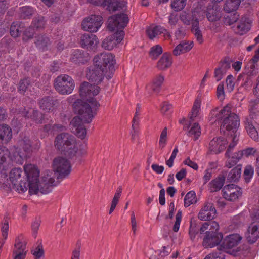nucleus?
Returning <instances> with one entry per match:
<instances>
[{
	"label": "nucleus",
	"mask_w": 259,
	"mask_h": 259,
	"mask_svg": "<svg viewBox=\"0 0 259 259\" xmlns=\"http://www.w3.org/2000/svg\"><path fill=\"white\" fill-rule=\"evenodd\" d=\"M259 60V55L255 54V55L249 60L246 66V69L247 74L249 75L256 74L257 70L258 68L257 62Z\"/></svg>",
	"instance_id": "31"
},
{
	"label": "nucleus",
	"mask_w": 259,
	"mask_h": 259,
	"mask_svg": "<svg viewBox=\"0 0 259 259\" xmlns=\"http://www.w3.org/2000/svg\"><path fill=\"white\" fill-rule=\"evenodd\" d=\"M24 171L28 182L27 185L30 194H37L38 189H36V186L39 181V170L36 166L29 164L24 166Z\"/></svg>",
	"instance_id": "14"
},
{
	"label": "nucleus",
	"mask_w": 259,
	"mask_h": 259,
	"mask_svg": "<svg viewBox=\"0 0 259 259\" xmlns=\"http://www.w3.org/2000/svg\"><path fill=\"white\" fill-rule=\"evenodd\" d=\"M201 128L200 126L198 123H195L191 127L189 131V135L190 136H194L195 139H197L201 135Z\"/></svg>",
	"instance_id": "52"
},
{
	"label": "nucleus",
	"mask_w": 259,
	"mask_h": 259,
	"mask_svg": "<svg viewBox=\"0 0 259 259\" xmlns=\"http://www.w3.org/2000/svg\"><path fill=\"white\" fill-rule=\"evenodd\" d=\"M196 202L197 198L194 191H191L187 193L184 198V205L185 207H188Z\"/></svg>",
	"instance_id": "45"
},
{
	"label": "nucleus",
	"mask_w": 259,
	"mask_h": 259,
	"mask_svg": "<svg viewBox=\"0 0 259 259\" xmlns=\"http://www.w3.org/2000/svg\"><path fill=\"white\" fill-rule=\"evenodd\" d=\"M96 5H102L109 11L123 10L126 8L127 1L125 0H104L102 3L93 2Z\"/></svg>",
	"instance_id": "21"
},
{
	"label": "nucleus",
	"mask_w": 259,
	"mask_h": 259,
	"mask_svg": "<svg viewBox=\"0 0 259 259\" xmlns=\"http://www.w3.org/2000/svg\"><path fill=\"white\" fill-rule=\"evenodd\" d=\"M224 181L225 178L223 176L216 178L209 183V189L211 192H216L220 190L223 187Z\"/></svg>",
	"instance_id": "37"
},
{
	"label": "nucleus",
	"mask_w": 259,
	"mask_h": 259,
	"mask_svg": "<svg viewBox=\"0 0 259 259\" xmlns=\"http://www.w3.org/2000/svg\"><path fill=\"white\" fill-rule=\"evenodd\" d=\"M230 68V65L227 62H223L220 67L215 70L214 76L217 81L220 80L223 76L226 73L227 69Z\"/></svg>",
	"instance_id": "42"
},
{
	"label": "nucleus",
	"mask_w": 259,
	"mask_h": 259,
	"mask_svg": "<svg viewBox=\"0 0 259 259\" xmlns=\"http://www.w3.org/2000/svg\"><path fill=\"white\" fill-rule=\"evenodd\" d=\"M239 15L237 13H234L230 17L227 16L224 18V23L226 24L230 25L238 19Z\"/></svg>",
	"instance_id": "61"
},
{
	"label": "nucleus",
	"mask_w": 259,
	"mask_h": 259,
	"mask_svg": "<svg viewBox=\"0 0 259 259\" xmlns=\"http://www.w3.org/2000/svg\"><path fill=\"white\" fill-rule=\"evenodd\" d=\"M219 225L215 221L203 224L200 228V232L201 233L205 232L203 241V245L205 247H213L222 241L223 234L219 232Z\"/></svg>",
	"instance_id": "5"
},
{
	"label": "nucleus",
	"mask_w": 259,
	"mask_h": 259,
	"mask_svg": "<svg viewBox=\"0 0 259 259\" xmlns=\"http://www.w3.org/2000/svg\"><path fill=\"white\" fill-rule=\"evenodd\" d=\"M128 21L127 16L124 14L113 15L109 18L107 27L114 33L106 38L102 42V46L104 49L111 50L121 42L124 37L123 29Z\"/></svg>",
	"instance_id": "2"
},
{
	"label": "nucleus",
	"mask_w": 259,
	"mask_h": 259,
	"mask_svg": "<svg viewBox=\"0 0 259 259\" xmlns=\"http://www.w3.org/2000/svg\"><path fill=\"white\" fill-rule=\"evenodd\" d=\"M21 168H15L10 171L8 184L11 189H13L19 193H23L27 190L28 185L26 182H23Z\"/></svg>",
	"instance_id": "10"
},
{
	"label": "nucleus",
	"mask_w": 259,
	"mask_h": 259,
	"mask_svg": "<svg viewBox=\"0 0 259 259\" xmlns=\"http://www.w3.org/2000/svg\"><path fill=\"white\" fill-rule=\"evenodd\" d=\"M241 165H237L228 174L227 180L229 182H236L239 180L241 177Z\"/></svg>",
	"instance_id": "39"
},
{
	"label": "nucleus",
	"mask_w": 259,
	"mask_h": 259,
	"mask_svg": "<svg viewBox=\"0 0 259 259\" xmlns=\"http://www.w3.org/2000/svg\"><path fill=\"white\" fill-rule=\"evenodd\" d=\"M21 114L23 116L28 117H29L30 115V117L34 120L36 123H42L44 122L43 115L39 113L37 111H35L33 109H30L27 111H22Z\"/></svg>",
	"instance_id": "34"
},
{
	"label": "nucleus",
	"mask_w": 259,
	"mask_h": 259,
	"mask_svg": "<svg viewBox=\"0 0 259 259\" xmlns=\"http://www.w3.org/2000/svg\"><path fill=\"white\" fill-rule=\"evenodd\" d=\"M21 31V30L18 22L13 23L11 26L10 33L12 36L14 37L19 36L20 35Z\"/></svg>",
	"instance_id": "56"
},
{
	"label": "nucleus",
	"mask_w": 259,
	"mask_h": 259,
	"mask_svg": "<svg viewBox=\"0 0 259 259\" xmlns=\"http://www.w3.org/2000/svg\"><path fill=\"white\" fill-rule=\"evenodd\" d=\"M256 104L255 102H251L250 103L249 116L245 121V127L246 131L250 138L254 141L258 138V134L257 130L258 124L256 121L257 115L256 114V109L254 107V105Z\"/></svg>",
	"instance_id": "7"
},
{
	"label": "nucleus",
	"mask_w": 259,
	"mask_h": 259,
	"mask_svg": "<svg viewBox=\"0 0 259 259\" xmlns=\"http://www.w3.org/2000/svg\"><path fill=\"white\" fill-rule=\"evenodd\" d=\"M167 129L166 127H165L161 132L159 142H158V146L159 148L160 149H163L167 143Z\"/></svg>",
	"instance_id": "47"
},
{
	"label": "nucleus",
	"mask_w": 259,
	"mask_h": 259,
	"mask_svg": "<svg viewBox=\"0 0 259 259\" xmlns=\"http://www.w3.org/2000/svg\"><path fill=\"white\" fill-rule=\"evenodd\" d=\"M55 147L64 155L71 158L77 152L75 138L67 133H62L57 136L55 139Z\"/></svg>",
	"instance_id": "6"
},
{
	"label": "nucleus",
	"mask_w": 259,
	"mask_h": 259,
	"mask_svg": "<svg viewBox=\"0 0 259 259\" xmlns=\"http://www.w3.org/2000/svg\"><path fill=\"white\" fill-rule=\"evenodd\" d=\"M54 86L56 90L61 94H70L73 91L75 83L71 77L62 74L58 76L54 80Z\"/></svg>",
	"instance_id": "12"
},
{
	"label": "nucleus",
	"mask_w": 259,
	"mask_h": 259,
	"mask_svg": "<svg viewBox=\"0 0 259 259\" xmlns=\"http://www.w3.org/2000/svg\"><path fill=\"white\" fill-rule=\"evenodd\" d=\"M162 53V48L157 45L151 48L149 51V56L152 59H156Z\"/></svg>",
	"instance_id": "49"
},
{
	"label": "nucleus",
	"mask_w": 259,
	"mask_h": 259,
	"mask_svg": "<svg viewBox=\"0 0 259 259\" xmlns=\"http://www.w3.org/2000/svg\"><path fill=\"white\" fill-rule=\"evenodd\" d=\"M182 218V212L179 210L176 217V221L173 227V231L177 232L179 231Z\"/></svg>",
	"instance_id": "59"
},
{
	"label": "nucleus",
	"mask_w": 259,
	"mask_h": 259,
	"mask_svg": "<svg viewBox=\"0 0 259 259\" xmlns=\"http://www.w3.org/2000/svg\"><path fill=\"white\" fill-rule=\"evenodd\" d=\"M203 14L196 10L193 11L191 14H188L186 12H183L180 16L181 20L186 25H192L193 21H194L196 18H197V21H199V20L203 18Z\"/></svg>",
	"instance_id": "27"
},
{
	"label": "nucleus",
	"mask_w": 259,
	"mask_h": 259,
	"mask_svg": "<svg viewBox=\"0 0 259 259\" xmlns=\"http://www.w3.org/2000/svg\"><path fill=\"white\" fill-rule=\"evenodd\" d=\"M45 24L44 18L43 17H38L37 19L33 21L31 27L25 31L23 39H26V38H31L35 31H39L44 28Z\"/></svg>",
	"instance_id": "24"
},
{
	"label": "nucleus",
	"mask_w": 259,
	"mask_h": 259,
	"mask_svg": "<svg viewBox=\"0 0 259 259\" xmlns=\"http://www.w3.org/2000/svg\"><path fill=\"white\" fill-rule=\"evenodd\" d=\"M207 18L209 21L215 22L220 20L222 16L221 8L218 3H211L207 7Z\"/></svg>",
	"instance_id": "22"
},
{
	"label": "nucleus",
	"mask_w": 259,
	"mask_h": 259,
	"mask_svg": "<svg viewBox=\"0 0 259 259\" xmlns=\"http://www.w3.org/2000/svg\"><path fill=\"white\" fill-rule=\"evenodd\" d=\"M222 192L223 197L230 201L236 200L242 194L241 189L234 184L225 186L222 190Z\"/></svg>",
	"instance_id": "20"
},
{
	"label": "nucleus",
	"mask_w": 259,
	"mask_h": 259,
	"mask_svg": "<svg viewBox=\"0 0 259 259\" xmlns=\"http://www.w3.org/2000/svg\"><path fill=\"white\" fill-rule=\"evenodd\" d=\"M241 0H226L224 5V10L226 13L236 11L239 8Z\"/></svg>",
	"instance_id": "38"
},
{
	"label": "nucleus",
	"mask_w": 259,
	"mask_h": 259,
	"mask_svg": "<svg viewBox=\"0 0 259 259\" xmlns=\"http://www.w3.org/2000/svg\"><path fill=\"white\" fill-rule=\"evenodd\" d=\"M164 80V77L161 75H156L152 80V82L147 84L146 87V91L151 93L152 92L158 93L160 89Z\"/></svg>",
	"instance_id": "28"
},
{
	"label": "nucleus",
	"mask_w": 259,
	"mask_h": 259,
	"mask_svg": "<svg viewBox=\"0 0 259 259\" xmlns=\"http://www.w3.org/2000/svg\"><path fill=\"white\" fill-rule=\"evenodd\" d=\"M40 224L41 220L40 219H35L32 223L31 228L32 231V235L34 238L37 237Z\"/></svg>",
	"instance_id": "57"
},
{
	"label": "nucleus",
	"mask_w": 259,
	"mask_h": 259,
	"mask_svg": "<svg viewBox=\"0 0 259 259\" xmlns=\"http://www.w3.org/2000/svg\"><path fill=\"white\" fill-rule=\"evenodd\" d=\"M242 239L238 234H232L227 235L222 239L221 248L226 253L236 256L240 251L237 247Z\"/></svg>",
	"instance_id": "9"
},
{
	"label": "nucleus",
	"mask_w": 259,
	"mask_h": 259,
	"mask_svg": "<svg viewBox=\"0 0 259 259\" xmlns=\"http://www.w3.org/2000/svg\"><path fill=\"white\" fill-rule=\"evenodd\" d=\"M251 223L248 226L245 237L248 242L253 243L259 238V208L251 213Z\"/></svg>",
	"instance_id": "11"
},
{
	"label": "nucleus",
	"mask_w": 259,
	"mask_h": 259,
	"mask_svg": "<svg viewBox=\"0 0 259 259\" xmlns=\"http://www.w3.org/2000/svg\"><path fill=\"white\" fill-rule=\"evenodd\" d=\"M122 187H119L117 188V189L116 191V193L114 196V197L113 198V200L112 201V203H111V206H114L115 207H116V205L119 201V199H120V196H121V195L122 193Z\"/></svg>",
	"instance_id": "58"
},
{
	"label": "nucleus",
	"mask_w": 259,
	"mask_h": 259,
	"mask_svg": "<svg viewBox=\"0 0 259 259\" xmlns=\"http://www.w3.org/2000/svg\"><path fill=\"white\" fill-rule=\"evenodd\" d=\"M92 87L87 83H83L80 88V97L82 99H77V96L73 95L68 97L67 101L73 103L74 112L78 116L74 117L70 124L73 132L81 139L85 138L87 131L82 122L90 123L97 114V111L100 106V103L93 98L99 92V89L95 88L93 93L90 92Z\"/></svg>",
	"instance_id": "1"
},
{
	"label": "nucleus",
	"mask_w": 259,
	"mask_h": 259,
	"mask_svg": "<svg viewBox=\"0 0 259 259\" xmlns=\"http://www.w3.org/2000/svg\"><path fill=\"white\" fill-rule=\"evenodd\" d=\"M103 57V53L96 55L93 59V63L95 68L99 69L104 73L106 74V68L104 65V61L101 59Z\"/></svg>",
	"instance_id": "40"
},
{
	"label": "nucleus",
	"mask_w": 259,
	"mask_h": 259,
	"mask_svg": "<svg viewBox=\"0 0 259 259\" xmlns=\"http://www.w3.org/2000/svg\"><path fill=\"white\" fill-rule=\"evenodd\" d=\"M251 24V21L246 16L242 17L237 26V32L240 35L247 33L250 29Z\"/></svg>",
	"instance_id": "30"
},
{
	"label": "nucleus",
	"mask_w": 259,
	"mask_h": 259,
	"mask_svg": "<svg viewBox=\"0 0 259 259\" xmlns=\"http://www.w3.org/2000/svg\"><path fill=\"white\" fill-rule=\"evenodd\" d=\"M209 120L211 123L222 120L221 130L223 131L226 130L231 136L233 135V137L236 134L237 139H238L237 131L240 125V121L238 116L231 112L230 105H227L221 109L216 108L212 110Z\"/></svg>",
	"instance_id": "3"
},
{
	"label": "nucleus",
	"mask_w": 259,
	"mask_h": 259,
	"mask_svg": "<svg viewBox=\"0 0 259 259\" xmlns=\"http://www.w3.org/2000/svg\"><path fill=\"white\" fill-rule=\"evenodd\" d=\"M35 12V10L30 6H24L20 8L21 17L24 18H29Z\"/></svg>",
	"instance_id": "48"
},
{
	"label": "nucleus",
	"mask_w": 259,
	"mask_h": 259,
	"mask_svg": "<svg viewBox=\"0 0 259 259\" xmlns=\"http://www.w3.org/2000/svg\"><path fill=\"white\" fill-rule=\"evenodd\" d=\"M26 253L25 242L17 240L13 252V259H25Z\"/></svg>",
	"instance_id": "26"
},
{
	"label": "nucleus",
	"mask_w": 259,
	"mask_h": 259,
	"mask_svg": "<svg viewBox=\"0 0 259 259\" xmlns=\"http://www.w3.org/2000/svg\"><path fill=\"white\" fill-rule=\"evenodd\" d=\"M171 251V249L169 248L168 246L165 247L164 246L162 248V250H159L156 251V253H157L159 257L158 259H163V258L167 255H168Z\"/></svg>",
	"instance_id": "60"
},
{
	"label": "nucleus",
	"mask_w": 259,
	"mask_h": 259,
	"mask_svg": "<svg viewBox=\"0 0 259 259\" xmlns=\"http://www.w3.org/2000/svg\"><path fill=\"white\" fill-rule=\"evenodd\" d=\"M64 128V126L61 125L55 124L53 126H51L50 124H46L44 126L43 128V132L45 134L44 135H41V136L45 137L49 132L62 131L63 130Z\"/></svg>",
	"instance_id": "46"
},
{
	"label": "nucleus",
	"mask_w": 259,
	"mask_h": 259,
	"mask_svg": "<svg viewBox=\"0 0 259 259\" xmlns=\"http://www.w3.org/2000/svg\"><path fill=\"white\" fill-rule=\"evenodd\" d=\"M227 90L229 92H231L233 90L234 88V78L232 75H229L226 80Z\"/></svg>",
	"instance_id": "62"
},
{
	"label": "nucleus",
	"mask_w": 259,
	"mask_h": 259,
	"mask_svg": "<svg viewBox=\"0 0 259 259\" xmlns=\"http://www.w3.org/2000/svg\"><path fill=\"white\" fill-rule=\"evenodd\" d=\"M40 108L45 111H52L53 110L54 101L49 97L42 99L39 102Z\"/></svg>",
	"instance_id": "41"
},
{
	"label": "nucleus",
	"mask_w": 259,
	"mask_h": 259,
	"mask_svg": "<svg viewBox=\"0 0 259 259\" xmlns=\"http://www.w3.org/2000/svg\"><path fill=\"white\" fill-rule=\"evenodd\" d=\"M232 142L230 143L227 151L225 153V156L227 158L226 165L228 168H231L243 157L242 152L241 150L231 154L233 148L236 145L238 139H237V135L236 134L232 138Z\"/></svg>",
	"instance_id": "17"
},
{
	"label": "nucleus",
	"mask_w": 259,
	"mask_h": 259,
	"mask_svg": "<svg viewBox=\"0 0 259 259\" xmlns=\"http://www.w3.org/2000/svg\"><path fill=\"white\" fill-rule=\"evenodd\" d=\"M193 47V42H183L177 45L173 50V54L175 56H179L189 52Z\"/></svg>",
	"instance_id": "33"
},
{
	"label": "nucleus",
	"mask_w": 259,
	"mask_h": 259,
	"mask_svg": "<svg viewBox=\"0 0 259 259\" xmlns=\"http://www.w3.org/2000/svg\"><path fill=\"white\" fill-rule=\"evenodd\" d=\"M53 170L58 174V179L66 177L71 172V165L66 158L58 156L55 158L53 162Z\"/></svg>",
	"instance_id": "16"
},
{
	"label": "nucleus",
	"mask_w": 259,
	"mask_h": 259,
	"mask_svg": "<svg viewBox=\"0 0 259 259\" xmlns=\"http://www.w3.org/2000/svg\"><path fill=\"white\" fill-rule=\"evenodd\" d=\"M217 211L213 203L206 202L200 209L198 218L201 221H209L216 217Z\"/></svg>",
	"instance_id": "19"
},
{
	"label": "nucleus",
	"mask_w": 259,
	"mask_h": 259,
	"mask_svg": "<svg viewBox=\"0 0 259 259\" xmlns=\"http://www.w3.org/2000/svg\"><path fill=\"white\" fill-rule=\"evenodd\" d=\"M55 172L54 170H46L42 174L36 186L38 189L36 194H46L52 191V187L55 185Z\"/></svg>",
	"instance_id": "8"
},
{
	"label": "nucleus",
	"mask_w": 259,
	"mask_h": 259,
	"mask_svg": "<svg viewBox=\"0 0 259 259\" xmlns=\"http://www.w3.org/2000/svg\"><path fill=\"white\" fill-rule=\"evenodd\" d=\"M12 137V132L11 127L5 124L0 125V140L7 143Z\"/></svg>",
	"instance_id": "35"
},
{
	"label": "nucleus",
	"mask_w": 259,
	"mask_h": 259,
	"mask_svg": "<svg viewBox=\"0 0 259 259\" xmlns=\"http://www.w3.org/2000/svg\"><path fill=\"white\" fill-rule=\"evenodd\" d=\"M146 34L151 40L157 38L160 34H162L165 39H169L171 36L169 32L163 27L153 24L147 27Z\"/></svg>",
	"instance_id": "18"
},
{
	"label": "nucleus",
	"mask_w": 259,
	"mask_h": 259,
	"mask_svg": "<svg viewBox=\"0 0 259 259\" xmlns=\"http://www.w3.org/2000/svg\"><path fill=\"white\" fill-rule=\"evenodd\" d=\"M99 42L98 38L94 34H84L80 36V46L81 47L88 50L95 49L97 47Z\"/></svg>",
	"instance_id": "23"
},
{
	"label": "nucleus",
	"mask_w": 259,
	"mask_h": 259,
	"mask_svg": "<svg viewBox=\"0 0 259 259\" xmlns=\"http://www.w3.org/2000/svg\"><path fill=\"white\" fill-rule=\"evenodd\" d=\"M199 21H197V18L192 22V31L194 34L197 41L199 44H202L203 42V38L201 31L199 28Z\"/></svg>",
	"instance_id": "43"
},
{
	"label": "nucleus",
	"mask_w": 259,
	"mask_h": 259,
	"mask_svg": "<svg viewBox=\"0 0 259 259\" xmlns=\"http://www.w3.org/2000/svg\"><path fill=\"white\" fill-rule=\"evenodd\" d=\"M187 0H171V7L176 11L184 9L186 4Z\"/></svg>",
	"instance_id": "51"
},
{
	"label": "nucleus",
	"mask_w": 259,
	"mask_h": 259,
	"mask_svg": "<svg viewBox=\"0 0 259 259\" xmlns=\"http://www.w3.org/2000/svg\"><path fill=\"white\" fill-rule=\"evenodd\" d=\"M227 140L223 137L214 138L209 143V150L215 154H219L226 148Z\"/></svg>",
	"instance_id": "25"
},
{
	"label": "nucleus",
	"mask_w": 259,
	"mask_h": 259,
	"mask_svg": "<svg viewBox=\"0 0 259 259\" xmlns=\"http://www.w3.org/2000/svg\"><path fill=\"white\" fill-rule=\"evenodd\" d=\"M204 259H225L223 251H218L208 255Z\"/></svg>",
	"instance_id": "63"
},
{
	"label": "nucleus",
	"mask_w": 259,
	"mask_h": 259,
	"mask_svg": "<svg viewBox=\"0 0 259 259\" xmlns=\"http://www.w3.org/2000/svg\"><path fill=\"white\" fill-rule=\"evenodd\" d=\"M9 219L7 217L4 218V220L2 223L1 231L3 239L2 240H5L7 238L9 231ZM1 239V238H0Z\"/></svg>",
	"instance_id": "50"
},
{
	"label": "nucleus",
	"mask_w": 259,
	"mask_h": 259,
	"mask_svg": "<svg viewBox=\"0 0 259 259\" xmlns=\"http://www.w3.org/2000/svg\"><path fill=\"white\" fill-rule=\"evenodd\" d=\"M106 75V73H104L99 69H97L95 68V66H93L92 67H90L88 68L87 73H86V77L92 83H90L87 82H84L80 84V88H79V94H80V88L81 86L84 83H87L89 85L92 87V88L91 89V91H90V92L92 94L93 92L94 91L95 88H98L99 89V91H100V88L97 85V84H99L102 82L103 79L104 78V76ZM99 92H98V93H99ZM98 94H97V95ZM95 95L93 96V98L95 99L98 102L99 101L97 100V99L95 98Z\"/></svg>",
	"instance_id": "13"
},
{
	"label": "nucleus",
	"mask_w": 259,
	"mask_h": 259,
	"mask_svg": "<svg viewBox=\"0 0 259 259\" xmlns=\"http://www.w3.org/2000/svg\"><path fill=\"white\" fill-rule=\"evenodd\" d=\"M85 54L80 50H77L73 51L71 57L72 62L75 63H84L88 60L87 54Z\"/></svg>",
	"instance_id": "36"
},
{
	"label": "nucleus",
	"mask_w": 259,
	"mask_h": 259,
	"mask_svg": "<svg viewBox=\"0 0 259 259\" xmlns=\"http://www.w3.org/2000/svg\"><path fill=\"white\" fill-rule=\"evenodd\" d=\"M254 174L253 168L251 165L246 166L244 171V178L246 182L248 183L252 179Z\"/></svg>",
	"instance_id": "54"
},
{
	"label": "nucleus",
	"mask_w": 259,
	"mask_h": 259,
	"mask_svg": "<svg viewBox=\"0 0 259 259\" xmlns=\"http://www.w3.org/2000/svg\"><path fill=\"white\" fill-rule=\"evenodd\" d=\"M103 19L99 15H91L83 19L81 22L82 29L91 33L97 32L101 28Z\"/></svg>",
	"instance_id": "15"
},
{
	"label": "nucleus",
	"mask_w": 259,
	"mask_h": 259,
	"mask_svg": "<svg viewBox=\"0 0 259 259\" xmlns=\"http://www.w3.org/2000/svg\"><path fill=\"white\" fill-rule=\"evenodd\" d=\"M171 56L166 53H164L157 64V68L162 70L169 68L172 64Z\"/></svg>",
	"instance_id": "32"
},
{
	"label": "nucleus",
	"mask_w": 259,
	"mask_h": 259,
	"mask_svg": "<svg viewBox=\"0 0 259 259\" xmlns=\"http://www.w3.org/2000/svg\"><path fill=\"white\" fill-rule=\"evenodd\" d=\"M201 107V100L199 99L195 100L193 106L192 111L189 115V117L191 120L193 121L194 119L198 115Z\"/></svg>",
	"instance_id": "44"
},
{
	"label": "nucleus",
	"mask_w": 259,
	"mask_h": 259,
	"mask_svg": "<svg viewBox=\"0 0 259 259\" xmlns=\"http://www.w3.org/2000/svg\"><path fill=\"white\" fill-rule=\"evenodd\" d=\"M50 40L47 37L43 35L38 36L35 44L36 46L40 49H44L45 47L49 44Z\"/></svg>",
	"instance_id": "53"
},
{
	"label": "nucleus",
	"mask_w": 259,
	"mask_h": 259,
	"mask_svg": "<svg viewBox=\"0 0 259 259\" xmlns=\"http://www.w3.org/2000/svg\"><path fill=\"white\" fill-rule=\"evenodd\" d=\"M19 145L22 147L23 152H20L18 148H14L11 149L13 153L10 156V152L4 147L0 146V170L2 175L7 176L4 171L6 168L9 166L11 161H14L16 163H22L23 158L26 157L25 153L30 149L31 147L30 141L28 139L21 140Z\"/></svg>",
	"instance_id": "4"
},
{
	"label": "nucleus",
	"mask_w": 259,
	"mask_h": 259,
	"mask_svg": "<svg viewBox=\"0 0 259 259\" xmlns=\"http://www.w3.org/2000/svg\"><path fill=\"white\" fill-rule=\"evenodd\" d=\"M103 57L101 59L104 61V65H105V68H106V74L112 73L114 65L116 63L114 56L111 53L104 52Z\"/></svg>",
	"instance_id": "29"
},
{
	"label": "nucleus",
	"mask_w": 259,
	"mask_h": 259,
	"mask_svg": "<svg viewBox=\"0 0 259 259\" xmlns=\"http://www.w3.org/2000/svg\"><path fill=\"white\" fill-rule=\"evenodd\" d=\"M30 80L28 78H26L21 80L19 84V90L21 92H25L29 84Z\"/></svg>",
	"instance_id": "64"
},
{
	"label": "nucleus",
	"mask_w": 259,
	"mask_h": 259,
	"mask_svg": "<svg viewBox=\"0 0 259 259\" xmlns=\"http://www.w3.org/2000/svg\"><path fill=\"white\" fill-rule=\"evenodd\" d=\"M32 254L35 259H41L44 256V251L42 246L39 245L31 250Z\"/></svg>",
	"instance_id": "55"
}]
</instances>
